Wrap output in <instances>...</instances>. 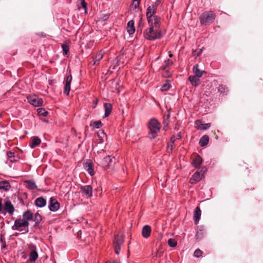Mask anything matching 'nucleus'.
I'll use <instances>...</instances> for the list:
<instances>
[{
	"mask_svg": "<svg viewBox=\"0 0 263 263\" xmlns=\"http://www.w3.org/2000/svg\"><path fill=\"white\" fill-rule=\"evenodd\" d=\"M149 27L144 32V37L148 40H155L163 36L160 29L161 22L148 24Z\"/></svg>",
	"mask_w": 263,
	"mask_h": 263,
	"instance_id": "f257e3e1",
	"label": "nucleus"
},
{
	"mask_svg": "<svg viewBox=\"0 0 263 263\" xmlns=\"http://www.w3.org/2000/svg\"><path fill=\"white\" fill-rule=\"evenodd\" d=\"M161 3V0H157L154 4L147 7L146 15L148 24L161 22V17L156 15L157 8L160 5Z\"/></svg>",
	"mask_w": 263,
	"mask_h": 263,
	"instance_id": "f03ea898",
	"label": "nucleus"
},
{
	"mask_svg": "<svg viewBox=\"0 0 263 263\" xmlns=\"http://www.w3.org/2000/svg\"><path fill=\"white\" fill-rule=\"evenodd\" d=\"M215 17V14L213 11H205L201 14L199 20L202 25H206L213 23Z\"/></svg>",
	"mask_w": 263,
	"mask_h": 263,
	"instance_id": "7ed1b4c3",
	"label": "nucleus"
},
{
	"mask_svg": "<svg viewBox=\"0 0 263 263\" xmlns=\"http://www.w3.org/2000/svg\"><path fill=\"white\" fill-rule=\"evenodd\" d=\"M161 128V125L156 119H152L148 123L149 135L152 138L158 136Z\"/></svg>",
	"mask_w": 263,
	"mask_h": 263,
	"instance_id": "20e7f679",
	"label": "nucleus"
},
{
	"mask_svg": "<svg viewBox=\"0 0 263 263\" xmlns=\"http://www.w3.org/2000/svg\"><path fill=\"white\" fill-rule=\"evenodd\" d=\"M29 222L24 220L23 219H17L15 221L14 224L12 226V229L22 231L24 230L26 232L28 231V227Z\"/></svg>",
	"mask_w": 263,
	"mask_h": 263,
	"instance_id": "39448f33",
	"label": "nucleus"
},
{
	"mask_svg": "<svg viewBox=\"0 0 263 263\" xmlns=\"http://www.w3.org/2000/svg\"><path fill=\"white\" fill-rule=\"evenodd\" d=\"M124 242V236L122 234H118L115 236L113 242L115 252L117 254H119L121 249V246Z\"/></svg>",
	"mask_w": 263,
	"mask_h": 263,
	"instance_id": "423d86ee",
	"label": "nucleus"
},
{
	"mask_svg": "<svg viewBox=\"0 0 263 263\" xmlns=\"http://www.w3.org/2000/svg\"><path fill=\"white\" fill-rule=\"evenodd\" d=\"M198 64L195 65L193 67V71L194 76H191L189 78V80L191 82H197L199 80V78L202 77L203 73H205L204 70H201L199 69Z\"/></svg>",
	"mask_w": 263,
	"mask_h": 263,
	"instance_id": "0eeeda50",
	"label": "nucleus"
},
{
	"mask_svg": "<svg viewBox=\"0 0 263 263\" xmlns=\"http://www.w3.org/2000/svg\"><path fill=\"white\" fill-rule=\"evenodd\" d=\"M173 64V62L171 60L167 59L164 62V65H163L160 69L162 70V74L165 78H168L171 76V73L169 71V66Z\"/></svg>",
	"mask_w": 263,
	"mask_h": 263,
	"instance_id": "6e6552de",
	"label": "nucleus"
},
{
	"mask_svg": "<svg viewBox=\"0 0 263 263\" xmlns=\"http://www.w3.org/2000/svg\"><path fill=\"white\" fill-rule=\"evenodd\" d=\"M28 102L34 106L37 107L43 104V101L42 99L36 95H30L27 97Z\"/></svg>",
	"mask_w": 263,
	"mask_h": 263,
	"instance_id": "1a4fd4ad",
	"label": "nucleus"
},
{
	"mask_svg": "<svg viewBox=\"0 0 263 263\" xmlns=\"http://www.w3.org/2000/svg\"><path fill=\"white\" fill-rule=\"evenodd\" d=\"M205 170L202 168L200 172L197 171L195 173L190 180L191 184H195L199 182L202 178Z\"/></svg>",
	"mask_w": 263,
	"mask_h": 263,
	"instance_id": "9d476101",
	"label": "nucleus"
},
{
	"mask_svg": "<svg viewBox=\"0 0 263 263\" xmlns=\"http://www.w3.org/2000/svg\"><path fill=\"white\" fill-rule=\"evenodd\" d=\"M103 58V53L102 51L98 52L95 55L92 57V62H89V64L92 66L98 65L100 62Z\"/></svg>",
	"mask_w": 263,
	"mask_h": 263,
	"instance_id": "9b49d317",
	"label": "nucleus"
},
{
	"mask_svg": "<svg viewBox=\"0 0 263 263\" xmlns=\"http://www.w3.org/2000/svg\"><path fill=\"white\" fill-rule=\"evenodd\" d=\"M60 208V203L53 197H51L49 203V209L51 211L56 212Z\"/></svg>",
	"mask_w": 263,
	"mask_h": 263,
	"instance_id": "f8f14e48",
	"label": "nucleus"
},
{
	"mask_svg": "<svg viewBox=\"0 0 263 263\" xmlns=\"http://www.w3.org/2000/svg\"><path fill=\"white\" fill-rule=\"evenodd\" d=\"M81 191L87 197H90L92 195V188L90 185H84L81 187Z\"/></svg>",
	"mask_w": 263,
	"mask_h": 263,
	"instance_id": "ddd939ff",
	"label": "nucleus"
},
{
	"mask_svg": "<svg viewBox=\"0 0 263 263\" xmlns=\"http://www.w3.org/2000/svg\"><path fill=\"white\" fill-rule=\"evenodd\" d=\"M195 126L197 129L205 130L211 126V123H202L201 120H196L195 122Z\"/></svg>",
	"mask_w": 263,
	"mask_h": 263,
	"instance_id": "4468645a",
	"label": "nucleus"
},
{
	"mask_svg": "<svg viewBox=\"0 0 263 263\" xmlns=\"http://www.w3.org/2000/svg\"><path fill=\"white\" fill-rule=\"evenodd\" d=\"M3 210L10 214H12L14 211V208L10 201H6L3 206Z\"/></svg>",
	"mask_w": 263,
	"mask_h": 263,
	"instance_id": "2eb2a0df",
	"label": "nucleus"
},
{
	"mask_svg": "<svg viewBox=\"0 0 263 263\" xmlns=\"http://www.w3.org/2000/svg\"><path fill=\"white\" fill-rule=\"evenodd\" d=\"M151 228L148 225H145L144 226L142 230V236L145 238H148L151 233Z\"/></svg>",
	"mask_w": 263,
	"mask_h": 263,
	"instance_id": "dca6fc26",
	"label": "nucleus"
},
{
	"mask_svg": "<svg viewBox=\"0 0 263 263\" xmlns=\"http://www.w3.org/2000/svg\"><path fill=\"white\" fill-rule=\"evenodd\" d=\"M202 160L199 155H195L193 158L192 165L195 167H199L201 164Z\"/></svg>",
	"mask_w": 263,
	"mask_h": 263,
	"instance_id": "f3484780",
	"label": "nucleus"
},
{
	"mask_svg": "<svg viewBox=\"0 0 263 263\" xmlns=\"http://www.w3.org/2000/svg\"><path fill=\"white\" fill-rule=\"evenodd\" d=\"M140 3V0H133L130 5V9L132 11H134L135 12L140 11L139 5Z\"/></svg>",
	"mask_w": 263,
	"mask_h": 263,
	"instance_id": "a211bd4d",
	"label": "nucleus"
},
{
	"mask_svg": "<svg viewBox=\"0 0 263 263\" xmlns=\"http://www.w3.org/2000/svg\"><path fill=\"white\" fill-rule=\"evenodd\" d=\"M41 142V139L39 137L34 136L32 137L29 146L31 148H33L40 145Z\"/></svg>",
	"mask_w": 263,
	"mask_h": 263,
	"instance_id": "6ab92c4d",
	"label": "nucleus"
},
{
	"mask_svg": "<svg viewBox=\"0 0 263 263\" xmlns=\"http://www.w3.org/2000/svg\"><path fill=\"white\" fill-rule=\"evenodd\" d=\"M84 168L91 176L94 175L93 164L91 161L87 162L84 164Z\"/></svg>",
	"mask_w": 263,
	"mask_h": 263,
	"instance_id": "aec40b11",
	"label": "nucleus"
},
{
	"mask_svg": "<svg viewBox=\"0 0 263 263\" xmlns=\"http://www.w3.org/2000/svg\"><path fill=\"white\" fill-rule=\"evenodd\" d=\"M35 204L39 208L44 207L46 204V200L42 197H39L35 199Z\"/></svg>",
	"mask_w": 263,
	"mask_h": 263,
	"instance_id": "412c9836",
	"label": "nucleus"
},
{
	"mask_svg": "<svg viewBox=\"0 0 263 263\" xmlns=\"http://www.w3.org/2000/svg\"><path fill=\"white\" fill-rule=\"evenodd\" d=\"M126 30L127 32L130 34H133L135 31L134 26V22L133 20L129 21L127 25Z\"/></svg>",
	"mask_w": 263,
	"mask_h": 263,
	"instance_id": "4be33fe9",
	"label": "nucleus"
},
{
	"mask_svg": "<svg viewBox=\"0 0 263 263\" xmlns=\"http://www.w3.org/2000/svg\"><path fill=\"white\" fill-rule=\"evenodd\" d=\"M201 211L199 207H197L194 211V218L196 224H197L200 218Z\"/></svg>",
	"mask_w": 263,
	"mask_h": 263,
	"instance_id": "5701e85b",
	"label": "nucleus"
},
{
	"mask_svg": "<svg viewBox=\"0 0 263 263\" xmlns=\"http://www.w3.org/2000/svg\"><path fill=\"white\" fill-rule=\"evenodd\" d=\"M112 158L110 156L105 157L102 162V165L103 167H108L112 163Z\"/></svg>",
	"mask_w": 263,
	"mask_h": 263,
	"instance_id": "b1692460",
	"label": "nucleus"
},
{
	"mask_svg": "<svg viewBox=\"0 0 263 263\" xmlns=\"http://www.w3.org/2000/svg\"><path fill=\"white\" fill-rule=\"evenodd\" d=\"M104 107L105 109L104 117H107L110 114L111 112L112 105L110 103H105L104 104Z\"/></svg>",
	"mask_w": 263,
	"mask_h": 263,
	"instance_id": "393cba45",
	"label": "nucleus"
},
{
	"mask_svg": "<svg viewBox=\"0 0 263 263\" xmlns=\"http://www.w3.org/2000/svg\"><path fill=\"white\" fill-rule=\"evenodd\" d=\"M26 187L29 190H35L37 189V186L34 181L32 180H27L25 181Z\"/></svg>",
	"mask_w": 263,
	"mask_h": 263,
	"instance_id": "a878e982",
	"label": "nucleus"
},
{
	"mask_svg": "<svg viewBox=\"0 0 263 263\" xmlns=\"http://www.w3.org/2000/svg\"><path fill=\"white\" fill-rule=\"evenodd\" d=\"M10 189V185L7 181H0V190L8 191Z\"/></svg>",
	"mask_w": 263,
	"mask_h": 263,
	"instance_id": "bb28decb",
	"label": "nucleus"
},
{
	"mask_svg": "<svg viewBox=\"0 0 263 263\" xmlns=\"http://www.w3.org/2000/svg\"><path fill=\"white\" fill-rule=\"evenodd\" d=\"M23 219L24 220H27V221H29L33 219V214L30 211H27L25 212L23 215Z\"/></svg>",
	"mask_w": 263,
	"mask_h": 263,
	"instance_id": "cd10ccee",
	"label": "nucleus"
},
{
	"mask_svg": "<svg viewBox=\"0 0 263 263\" xmlns=\"http://www.w3.org/2000/svg\"><path fill=\"white\" fill-rule=\"evenodd\" d=\"M209 137L207 135H204L203 136L199 141V144L201 146H204L209 142Z\"/></svg>",
	"mask_w": 263,
	"mask_h": 263,
	"instance_id": "c85d7f7f",
	"label": "nucleus"
},
{
	"mask_svg": "<svg viewBox=\"0 0 263 263\" xmlns=\"http://www.w3.org/2000/svg\"><path fill=\"white\" fill-rule=\"evenodd\" d=\"M38 257V254L35 250H32L30 253L29 259L31 261H35Z\"/></svg>",
	"mask_w": 263,
	"mask_h": 263,
	"instance_id": "c756f323",
	"label": "nucleus"
},
{
	"mask_svg": "<svg viewBox=\"0 0 263 263\" xmlns=\"http://www.w3.org/2000/svg\"><path fill=\"white\" fill-rule=\"evenodd\" d=\"M33 220L35 221L36 224L39 223L42 220V216L37 213H35L33 216Z\"/></svg>",
	"mask_w": 263,
	"mask_h": 263,
	"instance_id": "7c9ffc66",
	"label": "nucleus"
},
{
	"mask_svg": "<svg viewBox=\"0 0 263 263\" xmlns=\"http://www.w3.org/2000/svg\"><path fill=\"white\" fill-rule=\"evenodd\" d=\"M62 48L64 55H67L69 52V47L68 44L65 43L62 45Z\"/></svg>",
	"mask_w": 263,
	"mask_h": 263,
	"instance_id": "2f4dec72",
	"label": "nucleus"
},
{
	"mask_svg": "<svg viewBox=\"0 0 263 263\" xmlns=\"http://www.w3.org/2000/svg\"><path fill=\"white\" fill-rule=\"evenodd\" d=\"M37 113L39 115L45 117L47 115V111L43 108H38L37 110Z\"/></svg>",
	"mask_w": 263,
	"mask_h": 263,
	"instance_id": "473e14b6",
	"label": "nucleus"
},
{
	"mask_svg": "<svg viewBox=\"0 0 263 263\" xmlns=\"http://www.w3.org/2000/svg\"><path fill=\"white\" fill-rule=\"evenodd\" d=\"M168 245L171 247H175L177 245V242L175 239L171 238L168 240Z\"/></svg>",
	"mask_w": 263,
	"mask_h": 263,
	"instance_id": "72a5a7b5",
	"label": "nucleus"
},
{
	"mask_svg": "<svg viewBox=\"0 0 263 263\" xmlns=\"http://www.w3.org/2000/svg\"><path fill=\"white\" fill-rule=\"evenodd\" d=\"M7 156L11 162H14L15 161L14 153L11 152H8L7 153Z\"/></svg>",
	"mask_w": 263,
	"mask_h": 263,
	"instance_id": "f704fd0d",
	"label": "nucleus"
},
{
	"mask_svg": "<svg viewBox=\"0 0 263 263\" xmlns=\"http://www.w3.org/2000/svg\"><path fill=\"white\" fill-rule=\"evenodd\" d=\"M171 88V85L170 83H165L161 87V90L162 91H165L168 90Z\"/></svg>",
	"mask_w": 263,
	"mask_h": 263,
	"instance_id": "c9c22d12",
	"label": "nucleus"
},
{
	"mask_svg": "<svg viewBox=\"0 0 263 263\" xmlns=\"http://www.w3.org/2000/svg\"><path fill=\"white\" fill-rule=\"evenodd\" d=\"M70 83H66V85L65 86L64 89V93L68 95L69 93V91L70 90Z\"/></svg>",
	"mask_w": 263,
	"mask_h": 263,
	"instance_id": "e433bc0d",
	"label": "nucleus"
},
{
	"mask_svg": "<svg viewBox=\"0 0 263 263\" xmlns=\"http://www.w3.org/2000/svg\"><path fill=\"white\" fill-rule=\"evenodd\" d=\"M202 252L200 250L197 249L195 251V252L194 253V255L196 257H199L200 256H201L202 255Z\"/></svg>",
	"mask_w": 263,
	"mask_h": 263,
	"instance_id": "4c0bfd02",
	"label": "nucleus"
},
{
	"mask_svg": "<svg viewBox=\"0 0 263 263\" xmlns=\"http://www.w3.org/2000/svg\"><path fill=\"white\" fill-rule=\"evenodd\" d=\"M81 5L82 8L84 10L85 13H87V3L85 2V0H81Z\"/></svg>",
	"mask_w": 263,
	"mask_h": 263,
	"instance_id": "58836bf2",
	"label": "nucleus"
},
{
	"mask_svg": "<svg viewBox=\"0 0 263 263\" xmlns=\"http://www.w3.org/2000/svg\"><path fill=\"white\" fill-rule=\"evenodd\" d=\"M1 241L2 243V246L1 249H5L6 248V242L5 241V239L3 238V236L2 235H1Z\"/></svg>",
	"mask_w": 263,
	"mask_h": 263,
	"instance_id": "ea45409f",
	"label": "nucleus"
},
{
	"mask_svg": "<svg viewBox=\"0 0 263 263\" xmlns=\"http://www.w3.org/2000/svg\"><path fill=\"white\" fill-rule=\"evenodd\" d=\"M202 49H200L199 51H198L197 50H195L194 51H193V54L194 55H195L196 57L198 56L199 55H200L202 52Z\"/></svg>",
	"mask_w": 263,
	"mask_h": 263,
	"instance_id": "a19ab883",
	"label": "nucleus"
},
{
	"mask_svg": "<svg viewBox=\"0 0 263 263\" xmlns=\"http://www.w3.org/2000/svg\"><path fill=\"white\" fill-rule=\"evenodd\" d=\"M101 122L100 121L95 122L94 125L97 128H99L101 126Z\"/></svg>",
	"mask_w": 263,
	"mask_h": 263,
	"instance_id": "79ce46f5",
	"label": "nucleus"
},
{
	"mask_svg": "<svg viewBox=\"0 0 263 263\" xmlns=\"http://www.w3.org/2000/svg\"><path fill=\"white\" fill-rule=\"evenodd\" d=\"M72 81V77L71 76H69L67 77L66 79V82H71Z\"/></svg>",
	"mask_w": 263,
	"mask_h": 263,
	"instance_id": "37998d69",
	"label": "nucleus"
},
{
	"mask_svg": "<svg viewBox=\"0 0 263 263\" xmlns=\"http://www.w3.org/2000/svg\"><path fill=\"white\" fill-rule=\"evenodd\" d=\"M3 206L2 203V200H0V212H2L3 210Z\"/></svg>",
	"mask_w": 263,
	"mask_h": 263,
	"instance_id": "c03bdc74",
	"label": "nucleus"
},
{
	"mask_svg": "<svg viewBox=\"0 0 263 263\" xmlns=\"http://www.w3.org/2000/svg\"><path fill=\"white\" fill-rule=\"evenodd\" d=\"M201 234V232H200L199 231H198L197 232V234H196V237H197V239H198L199 238V235Z\"/></svg>",
	"mask_w": 263,
	"mask_h": 263,
	"instance_id": "a18cd8bd",
	"label": "nucleus"
},
{
	"mask_svg": "<svg viewBox=\"0 0 263 263\" xmlns=\"http://www.w3.org/2000/svg\"><path fill=\"white\" fill-rule=\"evenodd\" d=\"M38 35L41 37H45L46 35L43 33H39Z\"/></svg>",
	"mask_w": 263,
	"mask_h": 263,
	"instance_id": "49530a36",
	"label": "nucleus"
},
{
	"mask_svg": "<svg viewBox=\"0 0 263 263\" xmlns=\"http://www.w3.org/2000/svg\"><path fill=\"white\" fill-rule=\"evenodd\" d=\"M97 103H98V101H97V100H95V101H94L95 105H94L93 107H96V105H97Z\"/></svg>",
	"mask_w": 263,
	"mask_h": 263,
	"instance_id": "de8ad7c7",
	"label": "nucleus"
},
{
	"mask_svg": "<svg viewBox=\"0 0 263 263\" xmlns=\"http://www.w3.org/2000/svg\"><path fill=\"white\" fill-rule=\"evenodd\" d=\"M161 254L162 253H158V254L156 255L157 256H159V257H160L161 256Z\"/></svg>",
	"mask_w": 263,
	"mask_h": 263,
	"instance_id": "09e8293b",
	"label": "nucleus"
},
{
	"mask_svg": "<svg viewBox=\"0 0 263 263\" xmlns=\"http://www.w3.org/2000/svg\"><path fill=\"white\" fill-rule=\"evenodd\" d=\"M178 136V138H177L178 139H179V138H181V134H180V133H178V136Z\"/></svg>",
	"mask_w": 263,
	"mask_h": 263,
	"instance_id": "8fccbe9b",
	"label": "nucleus"
},
{
	"mask_svg": "<svg viewBox=\"0 0 263 263\" xmlns=\"http://www.w3.org/2000/svg\"><path fill=\"white\" fill-rule=\"evenodd\" d=\"M165 82H166V83L170 82V80H166L165 81Z\"/></svg>",
	"mask_w": 263,
	"mask_h": 263,
	"instance_id": "3c124183",
	"label": "nucleus"
},
{
	"mask_svg": "<svg viewBox=\"0 0 263 263\" xmlns=\"http://www.w3.org/2000/svg\"><path fill=\"white\" fill-rule=\"evenodd\" d=\"M169 57H170V58H171V57H172V54L170 53L169 54Z\"/></svg>",
	"mask_w": 263,
	"mask_h": 263,
	"instance_id": "603ef678",
	"label": "nucleus"
},
{
	"mask_svg": "<svg viewBox=\"0 0 263 263\" xmlns=\"http://www.w3.org/2000/svg\"><path fill=\"white\" fill-rule=\"evenodd\" d=\"M172 139V140L173 141V142H174V141L175 140V139H174V138H173V137L172 138V139Z\"/></svg>",
	"mask_w": 263,
	"mask_h": 263,
	"instance_id": "864d4df0",
	"label": "nucleus"
},
{
	"mask_svg": "<svg viewBox=\"0 0 263 263\" xmlns=\"http://www.w3.org/2000/svg\"><path fill=\"white\" fill-rule=\"evenodd\" d=\"M220 89H221V88H220V87H219V89H218V90H219V91H220L221 92H222V91L220 90Z\"/></svg>",
	"mask_w": 263,
	"mask_h": 263,
	"instance_id": "5fc2aeb1",
	"label": "nucleus"
},
{
	"mask_svg": "<svg viewBox=\"0 0 263 263\" xmlns=\"http://www.w3.org/2000/svg\"><path fill=\"white\" fill-rule=\"evenodd\" d=\"M197 83H195L194 86H196L197 85Z\"/></svg>",
	"mask_w": 263,
	"mask_h": 263,
	"instance_id": "6e6d98bb",
	"label": "nucleus"
},
{
	"mask_svg": "<svg viewBox=\"0 0 263 263\" xmlns=\"http://www.w3.org/2000/svg\"><path fill=\"white\" fill-rule=\"evenodd\" d=\"M119 63V61L118 60L117 63H116V65Z\"/></svg>",
	"mask_w": 263,
	"mask_h": 263,
	"instance_id": "4d7b16f0",
	"label": "nucleus"
}]
</instances>
